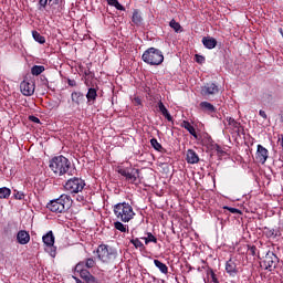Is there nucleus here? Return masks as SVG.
I'll use <instances>...</instances> for the list:
<instances>
[{"label":"nucleus","instance_id":"obj_1","mask_svg":"<svg viewBox=\"0 0 283 283\" xmlns=\"http://www.w3.org/2000/svg\"><path fill=\"white\" fill-rule=\"evenodd\" d=\"M49 168H51L54 175L64 176L72 169V163L65 156L60 155L49 161Z\"/></svg>","mask_w":283,"mask_h":283},{"label":"nucleus","instance_id":"obj_2","mask_svg":"<svg viewBox=\"0 0 283 283\" xmlns=\"http://www.w3.org/2000/svg\"><path fill=\"white\" fill-rule=\"evenodd\" d=\"M72 207V197L66 193L61 195L59 199H53L46 203V209L51 212L63 213Z\"/></svg>","mask_w":283,"mask_h":283},{"label":"nucleus","instance_id":"obj_3","mask_svg":"<svg viewBox=\"0 0 283 283\" xmlns=\"http://www.w3.org/2000/svg\"><path fill=\"white\" fill-rule=\"evenodd\" d=\"M113 212L116 219L124 223L129 222L135 217L134 208L128 202L116 203L113 208Z\"/></svg>","mask_w":283,"mask_h":283},{"label":"nucleus","instance_id":"obj_4","mask_svg":"<svg viewBox=\"0 0 283 283\" xmlns=\"http://www.w3.org/2000/svg\"><path fill=\"white\" fill-rule=\"evenodd\" d=\"M164 59L165 57L163 51L155 48H149L142 55V61L149 64L150 66L161 65L164 63Z\"/></svg>","mask_w":283,"mask_h":283},{"label":"nucleus","instance_id":"obj_5","mask_svg":"<svg viewBox=\"0 0 283 283\" xmlns=\"http://www.w3.org/2000/svg\"><path fill=\"white\" fill-rule=\"evenodd\" d=\"M85 186V180L81 177H71L67 181H65L64 190L72 196H76L83 192Z\"/></svg>","mask_w":283,"mask_h":283},{"label":"nucleus","instance_id":"obj_6","mask_svg":"<svg viewBox=\"0 0 283 283\" xmlns=\"http://www.w3.org/2000/svg\"><path fill=\"white\" fill-rule=\"evenodd\" d=\"M280 263V259L274 252H266L263 260L260 262V266L269 272H273L276 269V265Z\"/></svg>","mask_w":283,"mask_h":283},{"label":"nucleus","instance_id":"obj_7","mask_svg":"<svg viewBox=\"0 0 283 283\" xmlns=\"http://www.w3.org/2000/svg\"><path fill=\"white\" fill-rule=\"evenodd\" d=\"M96 253L98 260L103 263H108L113 258H116V252L111 247L104 244L97 247Z\"/></svg>","mask_w":283,"mask_h":283},{"label":"nucleus","instance_id":"obj_8","mask_svg":"<svg viewBox=\"0 0 283 283\" xmlns=\"http://www.w3.org/2000/svg\"><path fill=\"white\" fill-rule=\"evenodd\" d=\"M117 174L122 175L129 184H137L139 177V170L135 168H117Z\"/></svg>","mask_w":283,"mask_h":283},{"label":"nucleus","instance_id":"obj_9","mask_svg":"<svg viewBox=\"0 0 283 283\" xmlns=\"http://www.w3.org/2000/svg\"><path fill=\"white\" fill-rule=\"evenodd\" d=\"M220 88L216 83H207L205 86L201 87V96L205 97L207 101H211L214 95L219 94Z\"/></svg>","mask_w":283,"mask_h":283},{"label":"nucleus","instance_id":"obj_10","mask_svg":"<svg viewBox=\"0 0 283 283\" xmlns=\"http://www.w3.org/2000/svg\"><path fill=\"white\" fill-rule=\"evenodd\" d=\"M20 92L22 95L30 97L35 92V84L33 81L24 80L20 83Z\"/></svg>","mask_w":283,"mask_h":283},{"label":"nucleus","instance_id":"obj_11","mask_svg":"<svg viewBox=\"0 0 283 283\" xmlns=\"http://www.w3.org/2000/svg\"><path fill=\"white\" fill-rule=\"evenodd\" d=\"M43 242L46 245V251L49 252V254H51L52 258L56 256V248L53 247L54 244V235L52 233V231H49L45 235H43Z\"/></svg>","mask_w":283,"mask_h":283},{"label":"nucleus","instance_id":"obj_12","mask_svg":"<svg viewBox=\"0 0 283 283\" xmlns=\"http://www.w3.org/2000/svg\"><path fill=\"white\" fill-rule=\"evenodd\" d=\"M269 157V150L262 145H258L255 159L259 164L264 165Z\"/></svg>","mask_w":283,"mask_h":283},{"label":"nucleus","instance_id":"obj_13","mask_svg":"<svg viewBox=\"0 0 283 283\" xmlns=\"http://www.w3.org/2000/svg\"><path fill=\"white\" fill-rule=\"evenodd\" d=\"M30 241H31L30 232H28L27 230H19L17 234V242L21 245H25L30 243Z\"/></svg>","mask_w":283,"mask_h":283},{"label":"nucleus","instance_id":"obj_14","mask_svg":"<svg viewBox=\"0 0 283 283\" xmlns=\"http://www.w3.org/2000/svg\"><path fill=\"white\" fill-rule=\"evenodd\" d=\"M226 272L230 274L231 277H235L238 275V265L235 261L228 260L226 263Z\"/></svg>","mask_w":283,"mask_h":283},{"label":"nucleus","instance_id":"obj_15","mask_svg":"<svg viewBox=\"0 0 283 283\" xmlns=\"http://www.w3.org/2000/svg\"><path fill=\"white\" fill-rule=\"evenodd\" d=\"M202 45L205 48L212 50L216 46H218V40H216L213 36H203L201 40Z\"/></svg>","mask_w":283,"mask_h":283},{"label":"nucleus","instance_id":"obj_16","mask_svg":"<svg viewBox=\"0 0 283 283\" xmlns=\"http://www.w3.org/2000/svg\"><path fill=\"white\" fill-rule=\"evenodd\" d=\"M186 161H188L189 165H196L199 163V157L193 149H188L186 153Z\"/></svg>","mask_w":283,"mask_h":283},{"label":"nucleus","instance_id":"obj_17","mask_svg":"<svg viewBox=\"0 0 283 283\" xmlns=\"http://www.w3.org/2000/svg\"><path fill=\"white\" fill-rule=\"evenodd\" d=\"M157 107L159 113L163 114V116L167 119L168 123L172 122V116L170 115L169 111L167 109V107L164 105V103L161 101H159L157 103Z\"/></svg>","mask_w":283,"mask_h":283},{"label":"nucleus","instance_id":"obj_18","mask_svg":"<svg viewBox=\"0 0 283 283\" xmlns=\"http://www.w3.org/2000/svg\"><path fill=\"white\" fill-rule=\"evenodd\" d=\"M71 99H72V103L75 104L76 106H81V104L85 101L84 94L81 92H73L71 94Z\"/></svg>","mask_w":283,"mask_h":283},{"label":"nucleus","instance_id":"obj_19","mask_svg":"<svg viewBox=\"0 0 283 283\" xmlns=\"http://www.w3.org/2000/svg\"><path fill=\"white\" fill-rule=\"evenodd\" d=\"M181 128L186 129L189 132V134L195 138L198 139V135L196 133L195 126H191V124L188 120H182L181 123Z\"/></svg>","mask_w":283,"mask_h":283},{"label":"nucleus","instance_id":"obj_20","mask_svg":"<svg viewBox=\"0 0 283 283\" xmlns=\"http://www.w3.org/2000/svg\"><path fill=\"white\" fill-rule=\"evenodd\" d=\"M199 106L205 113H208V114L216 113V107L212 104H210V102H200Z\"/></svg>","mask_w":283,"mask_h":283},{"label":"nucleus","instance_id":"obj_21","mask_svg":"<svg viewBox=\"0 0 283 283\" xmlns=\"http://www.w3.org/2000/svg\"><path fill=\"white\" fill-rule=\"evenodd\" d=\"M143 17L142 14L139 13V11L136 9L133 11V17H132V22L134 23V25H143Z\"/></svg>","mask_w":283,"mask_h":283},{"label":"nucleus","instance_id":"obj_22","mask_svg":"<svg viewBox=\"0 0 283 283\" xmlns=\"http://www.w3.org/2000/svg\"><path fill=\"white\" fill-rule=\"evenodd\" d=\"M97 97H98V93H97L96 88H88L87 94H86L87 102L94 103Z\"/></svg>","mask_w":283,"mask_h":283},{"label":"nucleus","instance_id":"obj_23","mask_svg":"<svg viewBox=\"0 0 283 283\" xmlns=\"http://www.w3.org/2000/svg\"><path fill=\"white\" fill-rule=\"evenodd\" d=\"M154 263L156 265V268L159 270V272L164 273V274H168V266L167 264L163 263L160 260H154Z\"/></svg>","mask_w":283,"mask_h":283},{"label":"nucleus","instance_id":"obj_24","mask_svg":"<svg viewBox=\"0 0 283 283\" xmlns=\"http://www.w3.org/2000/svg\"><path fill=\"white\" fill-rule=\"evenodd\" d=\"M202 269H206L207 270V275L210 276L211 279V282L213 283H219V279L218 276L216 275L214 271L212 268L206 265V266H202Z\"/></svg>","mask_w":283,"mask_h":283},{"label":"nucleus","instance_id":"obj_25","mask_svg":"<svg viewBox=\"0 0 283 283\" xmlns=\"http://www.w3.org/2000/svg\"><path fill=\"white\" fill-rule=\"evenodd\" d=\"M147 237H142L140 240L145 241V244L148 245L149 243L154 242V243H158V238H156L155 235H153L151 232H147L146 234Z\"/></svg>","mask_w":283,"mask_h":283},{"label":"nucleus","instance_id":"obj_26","mask_svg":"<svg viewBox=\"0 0 283 283\" xmlns=\"http://www.w3.org/2000/svg\"><path fill=\"white\" fill-rule=\"evenodd\" d=\"M263 234L268 238V239H275L279 234L274 229H270V228H263Z\"/></svg>","mask_w":283,"mask_h":283},{"label":"nucleus","instance_id":"obj_27","mask_svg":"<svg viewBox=\"0 0 283 283\" xmlns=\"http://www.w3.org/2000/svg\"><path fill=\"white\" fill-rule=\"evenodd\" d=\"M44 70L45 67L43 65H33V67H31V75L40 76Z\"/></svg>","mask_w":283,"mask_h":283},{"label":"nucleus","instance_id":"obj_28","mask_svg":"<svg viewBox=\"0 0 283 283\" xmlns=\"http://www.w3.org/2000/svg\"><path fill=\"white\" fill-rule=\"evenodd\" d=\"M248 248V255L253 259L259 258L258 248L255 245H245Z\"/></svg>","mask_w":283,"mask_h":283},{"label":"nucleus","instance_id":"obj_29","mask_svg":"<svg viewBox=\"0 0 283 283\" xmlns=\"http://www.w3.org/2000/svg\"><path fill=\"white\" fill-rule=\"evenodd\" d=\"M12 195V190L8 187L0 188V199H8Z\"/></svg>","mask_w":283,"mask_h":283},{"label":"nucleus","instance_id":"obj_30","mask_svg":"<svg viewBox=\"0 0 283 283\" xmlns=\"http://www.w3.org/2000/svg\"><path fill=\"white\" fill-rule=\"evenodd\" d=\"M130 243L133 244L134 248L139 249V250H145L146 247L144 245V243L138 239V238H134L130 240Z\"/></svg>","mask_w":283,"mask_h":283},{"label":"nucleus","instance_id":"obj_31","mask_svg":"<svg viewBox=\"0 0 283 283\" xmlns=\"http://www.w3.org/2000/svg\"><path fill=\"white\" fill-rule=\"evenodd\" d=\"M34 41H36L39 44H44L45 43V38L40 34L39 31H33L32 32Z\"/></svg>","mask_w":283,"mask_h":283},{"label":"nucleus","instance_id":"obj_32","mask_svg":"<svg viewBox=\"0 0 283 283\" xmlns=\"http://www.w3.org/2000/svg\"><path fill=\"white\" fill-rule=\"evenodd\" d=\"M114 228L117 230V231H120L122 233H126L128 232V227H126L125 224H123L122 222L119 221H116L114 222Z\"/></svg>","mask_w":283,"mask_h":283},{"label":"nucleus","instance_id":"obj_33","mask_svg":"<svg viewBox=\"0 0 283 283\" xmlns=\"http://www.w3.org/2000/svg\"><path fill=\"white\" fill-rule=\"evenodd\" d=\"M48 2L52 4L54 0H39L38 10L40 11L45 10L48 8Z\"/></svg>","mask_w":283,"mask_h":283},{"label":"nucleus","instance_id":"obj_34","mask_svg":"<svg viewBox=\"0 0 283 283\" xmlns=\"http://www.w3.org/2000/svg\"><path fill=\"white\" fill-rule=\"evenodd\" d=\"M86 264L84 261H80L76 266H75V271L73 272V274L77 275L78 272H84L86 271Z\"/></svg>","mask_w":283,"mask_h":283},{"label":"nucleus","instance_id":"obj_35","mask_svg":"<svg viewBox=\"0 0 283 283\" xmlns=\"http://www.w3.org/2000/svg\"><path fill=\"white\" fill-rule=\"evenodd\" d=\"M150 146H153L156 151H160L163 149V146L157 138L150 139Z\"/></svg>","mask_w":283,"mask_h":283},{"label":"nucleus","instance_id":"obj_36","mask_svg":"<svg viewBox=\"0 0 283 283\" xmlns=\"http://www.w3.org/2000/svg\"><path fill=\"white\" fill-rule=\"evenodd\" d=\"M77 274L80 275V277H81L82 280H85V281L92 276L91 272L87 271V270H85V271H80V272L76 273V275H77Z\"/></svg>","mask_w":283,"mask_h":283},{"label":"nucleus","instance_id":"obj_37","mask_svg":"<svg viewBox=\"0 0 283 283\" xmlns=\"http://www.w3.org/2000/svg\"><path fill=\"white\" fill-rule=\"evenodd\" d=\"M170 27L174 29L175 32H179L181 30V25L176 20L170 21Z\"/></svg>","mask_w":283,"mask_h":283},{"label":"nucleus","instance_id":"obj_38","mask_svg":"<svg viewBox=\"0 0 283 283\" xmlns=\"http://www.w3.org/2000/svg\"><path fill=\"white\" fill-rule=\"evenodd\" d=\"M84 263H85L86 269H93L96 264V262L93 258L86 259V261Z\"/></svg>","mask_w":283,"mask_h":283},{"label":"nucleus","instance_id":"obj_39","mask_svg":"<svg viewBox=\"0 0 283 283\" xmlns=\"http://www.w3.org/2000/svg\"><path fill=\"white\" fill-rule=\"evenodd\" d=\"M195 62H197L199 64H203V63H206V57L202 55L195 54Z\"/></svg>","mask_w":283,"mask_h":283},{"label":"nucleus","instance_id":"obj_40","mask_svg":"<svg viewBox=\"0 0 283 283\" xmlns=\"http://www.w3.org/2000/svg\"><path fill=\"white\" fill-rule=\"evenodd\" d=\"M15 193H13V198H15L17 200H23L25 198V195L23 192H19V191H13Z\"/></svg>","mask_w":283,"mask_h":283},{"label":"nucleus","instance_id":"obj_41","mask_svg":"<svg viewBox=\"0 0 283 283\" xmlns=\"http://www.w3.org/2000/svg\"><path fill=\"white\" fill-rule=\"evenodd\" d=\"M223 210L230 211L233 214H237V213L241 214V211L238 208L223 207Z\"/></svg>","mask_w":283,"mask_h":283},{"label":"nucleus","instance_id":"obj_42","mask_svg":"<svg viewBox=\"0 0 283 283\" xmlns=\"http://www.w3.org/2000/svg\"><path fill=\"white\" fill-rule=\"evenodd\" d=\"M114 8H115L116 10L126 11V8H125L123 4H120L119 2H117V3L114 6Z\"/></svg>","mask_w":283,"mask_h":283},{"label":"nucleus","instance_id":"obj_43","mask_svg":"<svg viewBox=\"0 0 283 283\" xmlns=\"http://www.w3.org/2000/svg\"><path fill=\"white\" fill-rule=\"evenodd\" d=\"M29 120H30L31 123H36V124H40V123H41L40 118H38V117H35V116H29Z\"/></svg>","mask_w":283,"mask_h":283},{"label":"nucleus","instance_id":"obj_44","mask_svg":"<svg viewBox=\"0 0 283 283\" xmlns=\"http://www.w3.org/2000/svg\"><path fill=\"white\" fill-rule=\"evenodd\" d=\"M216 151L218 153L219 156H223L226 153L222 150L220 145L216 146Z\"/></svg>","mask_w":283,"mask_h":283},{"label":"nucleus","instance_id":"obj_45","mask_svg":"<svg viewBox=\"0 0 283 283\" xmlns=\"http://www.w3.org/2000/svg\"><path fill=\"white\" fill-rule=\"evenodd\" d=\"M230 126H232L234 129H240V127H241V124L239 123V122H234V123H232Z\"/></svg>","mask_w":283,"mask_h":283},{"label":"nucleus","instance_id":"obj_46","mask_svg":"<svg viewBox=\"0 0 283 283\" xmlns=\"http://www.w3.org/2000/svg\"><path fill=\"white\" fill-rule=\"evenodd\" d=\"M87 283H98L95 279L94 275H92L91 277H88L87 280H85Z\"/></svg>","mask_w":283,"mask_h":283},{"label":"nucleus","instance_id":"obj_47","mask_svg":"<svg viewBox=\"0 0 283 283\" xmlns=\"http://www.w3.org/2000/svg\"><path fill=\"white\" fill-rule=\"evenodd\" d=\"M118 3V0H107V4L115 7Z\"/></svg>","mask_w":283,"mask_h":283},{"label":"nucleus","instance_id":"obj_48","mask_svg":"<svg viewBox=\"0 0 283 283\" xmlns=\"http://www.w3.org/2000/svg\"><path fill=\"white\" fill-rule=\"evenodd\" d=\"M46 4H48L49 7H51V8H53L54 6H57V4H59V0H54V1L52 2V4L50 3V0H48Z\"/></svg>","mask_w":283,"mask_h":283},{"label":"nucleus","instance_id":"obj_49","mask_svg":"<svg viewBox=\"0 0 283 283\" xmlns=\"http://www.w3.org/2000/svg\"><path fill=\"white\" fill-rule=\"evenodd\" d=\"M40 80H42L43 85L49 86V80L44 75H42V77H40Z\"/></svg>","mask_w":283,"mask_h":283},{"label":"nucleus","instance_id":"obj_50","mask_svg":"<svg viewBox=\"0 0 283 283\" xmlns=\"http://www.w3.org/2000/svg\"><path fill=\"white\" fill-rule=\"evenodd\" d=\"M259 115H260L263 119H266V118H268V115H266L265 111H259Z\"/></svg>","mask_w":283,"mask_h":283},{"label":"nucleus","instance_id":"obj_51","mask_svg":"<svg viewBox=\"0 0 283 283\" xmlns=\"http://www.w3.org/2000/svg\"><path fill=\"white\" fill-rule=\"evenodd\" d=\"M226 120H227L228 125H231L232 123L237 122L235 118H233V117H227Z\"/></svg>","mask_w":283,"mask_h":283},{"label":"nucleus","instance_id":"obj_52","mask_svg":"<svg viewBox=\"0 0 283 283\" xmlns=\"http://www.w3.org/2000/svg\"><path fill=\"white\" fill-rule=\"evenodd\" d=\"M67 84L72 87L76 86V81L75 80H69Z\"/></svg>","mask_w":283,"mask_h":283},{"label":"nucleus","instance_id":"obj_53","mask_svg":"<svg viewBox=\"0 0 283 283\" xmlns=\"http://www.w3.org/2000/svg\"><path fill=\"white\" fill-rule=\"evenodd\" d=\"M77 202H84L85 201V197L82 195H78L76 198Z\"/></svg>","mask_w":283,"mask_h":283},{"label":"nucleus","instance_id":"obj_54","mask_svg":"<svg viewBox=\"0 0 283 283\" xmlns=\"http://www.w3.org/2000/svg\"><path fill=\"white\" fill-rule=\"evenodd\" d=\"M73 279L76 280V283H84L81 279L76 277V276H73Z\"/></svg>","mask_w":283,"mask_h":283},{"label":"nucleus","instance_id":"obj_55","mask_svg":"<svg viewBox=\"0 0 283 283\" xmlns=\"http://www.w3.org/2000/svg\"><path fill=\"white\" fill-rule=\"evenodd\" d=\"M203 266H201V268H198V272H202V269ZM206 270V272H207V268L205 269Z\"/></svg>","mask_w":283,"mask_h":283},{"label":"nucleus","instance_id":"obj_56","mask_svg":"<svg viewBox=\"0 0 283 283\" xmlns=\"http://www.w3.org/2000/svg\"><path fill=\"white\" fill-rule=\"evenodd\" d=\"M279 32L283 35V29H279Z\"/></svg>","mask_w":283,"mask_h":283},{"label":"nucleus","instance_id":"obj_57","mask_svg":"<svg viewBox=\"0 0 283 283\" xmlns=\"http://www.w3.org/2000/svg\"><path fill=\"white\" fill-rule=\"evenodd\" d=\"M282 147H283V137H282Z\"/></svg>","mask_w":283,"mask_h":283},{"label":"nucleus","instance_id":"obj_58","mask_svg":"<svg viewBox=\"0 0 283 283\" xmlns=\"http://www.w3.org/2000/svg\"><path fill=\"white\" fill-rule=\"evenodd\" d=\"M282 122H283V115H282Z\"/></svg>","mask_w":283,"mask_h":283}]
</instances>
